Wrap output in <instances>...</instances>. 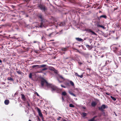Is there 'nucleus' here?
<instances>
[{
  "instance_id": "obj_1",
  "label": "nucleus",
  "mask_w": 121,
  "mask_h": 121,
  "mask_svg": "<svg viewBox=\"0 0 121 121\" xmlns=\"http://www.w3.org/2000/svg\"><path fill=\"white\" fill-rule=\"evenodd\" d=\"M41 84L42 87L45 84V86L48 87H50L51 89L52 92L54 93L55 91H57L56 87L55 86L51 84H49L43 78L41 81Z\"/></svg>"
},
{
  "instance_id": "obj_2",
  "label": "nucleus",
  "mask_w": 121,
  "mask_h": 121,
  "mask_svg": "<svg viewBox=\"0 0 121 121\" xmlns=\"http://www.w3.org/2000/svg\"><path fill=\"white\" fill-rule=\"evenodd\" d=\"M37 16L38 18L40 19V21L41 22L39 27L41 28L43 27H45L44 23L45 21L44 19V16L41 13H39L38 14Z\"/></svg>"
},
{
  "instance_id": "obj_3",
  "label": "nucleus",
  "mask_w": 121,
  "mask_h": 121,
  "mask_svg": "<svg viewBox=\"0 0 121 121\" xmlns=\"http://www.w3.org/2000/svg\"><path fill=\"white\" fill-rule=\"evenodd\" d=\"M38 7L43 12L45 13L47 10V7L44 5L41 4L39 5Z\"/></svg>"
},
{
  "instance_id": "obj_4",
  "label": "nucleus",
  "mask_w": 121,
  "mask_h": 121,
  "mask_svg": "<svg viewBox=\"0 0 121 121\" xmlns=\"http://www.w3.org/2000/svg\"><path fill=\"white\" fill-rule=\"evenodd\" d=\"M108 108V107L107 105L105 104H102L101 106L98 107L99 110L101 111L102 112H103L104 111V109Z\"/></svg>"
},
{
  "instance_id": "obj_5",
  "label": "nucleus",
  "mask_w": 121,
  "mask_h": 121,
  "mask_svg": "<svg viewBox=\"0 0 121 121\" xmlns=\"http://www.w3.org/2000/svg\"><path fill=\"white\" fill-rule=\"evenodd\" d=\"M87 31L89 33H91L90 34L91 35H94L97 36V35L95 32L92 31L91 30L89 29Z\"/></svg>"
},
{
  "instance_id": "obj_6",
  "label": "nucleus",
  "mask_w": 121,
  "mask_h": 121,
  "mask_svg": "<svg viewBox=\"0 0 121 121\" xmlns=\"http://www.w3.org/2000/svg\"><path fill=\"white\" fill-rule=\"evenodd\" d=\"M37 109L38 111V112L39 113V116L41 118H43V115L42 113L41 112V111L40 109L38 108H37Z\"/></svg>"
},
{
  "instance_id": "obj_7",
  "label": "nucleus",
  "mask_w": 121,
  "mask_h": 121,
  "mask_svg": "<svg viewBox=\"0 0 121 121\" xmlns=\"http://www.w3.org/2000/svg\"><path fill=\"white\" fill-rule=\"evenodd\" d=\"M59 79H62V80L61 81H60L59 79V78H58L57 79L58 81H59V82L60 83H61L65 79L64 78L61 76V75H60L59 76Z\"/></svg>"
},
{
  "instance_id": "obj_8",
  "label": "nucleus",
  "mask_w": 121,
  "mask_h": 121,
  "mask_svg": "<svg viewBox=\"0 0 121 121\" xmlns=\"http://www.w3.org/2000/svg\"><path fill=\"white\" fill-rule=\"evenodd\" d=\"M111 62V60L109 59L108 60L106 61L105 62V65H107L110 63Z\"/></svg>"
},
{
  "instance_id": "obj_9",
  "label": "nucleus",
  "mask_w": 121,
  "mask_h": 121,
  "mask_svg": "<svg viewBox=\"0 0 121 121\" xmlns=\"http://www.w3.org/2000/svg\"><path fill=\"white\" fill-rule=\"evenodd\" d=\"M65 25V23L64 22H61L58 23V25L60 26H64Z\"/></svg>"
},
{
  "instance_id": "obj_10",
  "label": "nucleus",
  "mask_w": 121,
  "mask_h": 121,
  "mask_svg": "<svg viewBox=\"0 0 121 121\" xmlns=\"http://www.w3.org/2000/svg\"><path fill=\"white\" fill-rule=\"evenodd\" d=\"M75 39L78 41L79 42H82L83 41V39L79 38H76Z\"/></svg>"
},
{
  "instance_id": "obj_11",
  "label": "nucleus",
  "mask_w": 121,
  "mask_h": 121,
  "mask_svg": "<svg viewBox=\"0 0 121 121\" xmlns=\"http://www.w3.org/2000/svg\"><path fill=\"white\" fill-rule=\"evenodd\" d=\"M97 27L98 28L101 27L104 29H105V28L103 26L100 25L98 24H97Z\"/></svg>"
},
{
  "instance_id": "obj_12",
  "label": "nucleus",
  "mask_w": 121,
  "mask_h": 121,
  "mask_svg": "<svg viewBox=\"0 0 121 121\" xmlns=\"http://www.w3.org/2000/svg\"><path fill=\"white\" fill-rule=\"evenodd\" d=\"M4 103L6 105H8L9 103V100L8 99L5 100L4 101Z\"/></svg>"
},
{
  "instance_id": "obj_13",
  "label": "nucleus",
  "mask_w": 121,
  "mask_h": 121,
  "mask_svg": "<svg viewBox=\"0 0 121 121\" xmlns=\"http://www.w3.org/2000/svg\"><path fill=\"white\" fill-rule=\"evenodd\" d=\"M21 96L22 99L24 101H25L26 100V98H25L24 95L23 94H21Z\"/></svg>"
},
{
  "instance_id": "obj_14",
  "label": "nucleus",
  "mask_w": 121,
  "mask_h": 121,
  "mask_svg": "<svg viewBox=\"0 0 121 121\" xmlns=\"http://www.w3.org/2000/svg\"><path fill=\"white\" fill-rule=\"evenodd\" d=\"M97 104L95 102H92L91 103V105L92 107H95Z\"/></svg>"
},
{
  "instance_id": "obj_15",
  "label": "nucleus",
  "mask_w": 121,
  "mask_h": 121,
  "mask_svg": "<svg viewBox=\"0 0 121 121\" xmlns=\"http://www.w3.org/2000/svg\"><path fill=\"white\" fill-rule=\"evenodd\" d=\"M47 65H39V68H41L44 67H46Z\"/></svg>"
},
{
  "instance_id": "obj_16",
  "label": "nucleus",
  "mask_w": 121,
  "mask_h": 121,
  "mask_svg": "<svg viewBox=\"0 0 121 121\" xmlns=\"http://www.w3.org/2000/svg\"><path fill=\"white\" fill-rule=\"evenodd\" d=\"M27 105H26V107L28 109H30V106L29 103L27 102Z\"/></svg>"
},
{
  "instance_id": "obj_17",
  "label": "nucleus",
  "mask_w": 121,
  "mask_h": 121,
  "mask_svg": "<svg viewBox=\"0 0 121 121\" xmlns=\"http://www.w3.org/2000/svg\"><path fill=\"white\" fill-rule=\"evenodd\" d=\"M69 93L71 95H72L74 97H76V95L73 93L71 91H69Z\"/></svg>"
},
{
  "instance_id": "obj_18",
  "label": "nucleus",
  "mask_w": 121,
  "mask_h": 121,
  "mask_svg": "<svg viewBox=\"0 0 121 121\" xmlns=\"http://www.w3.org/2000/svg\"><path fill=\"white\" fill-rule=\"evenodd\" d=\"M101 17H103L106 19L107 18V16L105 15H102L100 16L99 18H100Z\"/></svg>"
},
{
  "instance_id": "obj_19",
  "label": "nucleus",
  "mask_w": 121,
  "mask_h": 121,
  "mask_svg": "<svg viewBox=\"0 0 121 121\" xmlns=\"http://www.w3.org/2000/svg\"><path fill=\"white\" fill-rule=\"evenodd\" d=\"M7 79L9 80H10L11 81H14V80L12 78H11L10 77H8L7 78Z\"/></svg>"
},
{
  "instance_id": "obj_20",
  "label": "nucleus",
  "mask_w": 121,
  "mask_h": 121,
  "mask_svg": "<svg viewBox=\"0 0 121 121\" xmlns=\"http://www.w3.org/2000/svg\"><path fill=\"white\" fill-rule=\"evenodd\" d=\"M39 65H34L32 66V67L33 68L37 67V68H39Z\"/></svg>"
},
{
  "instance_id": "obj_21",
  "label": "nucleus",
  "mask_w": 121,
  "mask_h": 121,
  "mask_svg": "<svg viewBox=\"0 0 121 121\" xmlns=\"http://www.w3.org/2000/svg\"><path fill=\"white\" fill-rule=\"evenodd\" d=\"M16 72L19 74H22V73L19 70L16 71Z\"/></svg>"
},
{
  "instance_id": "obj_22",
  "label": "nucleus",
  "mask_w": 121,
  "mask_h": 121,
  "mask_svg": "<svg viewBox=\"0 0 121 121\" xmlns=\"http://www.w3.org/2000/svg\"><path fill=\"white\" fill-rule=\"evenodd\" d=\"M70 84L72 85V86H73L74 85V84L73 82L71 81H70Z\"/></svg>"
},
{
  "instance_id": "obj_23",
  "label": "nucleus",
  "mask_w": 121,
  "mask_h": 121,
  "mask_svg": "<svg viewBox=\"0 0 121 121\" xmlns=\"http://www.w3.org/2000/svg\"><path fill=\"white\" fill-rule=\"evenodd\" d=\"M62 95L64 96H65L66 95V93L65 91L63 92L62 93Z\"/></svg>"
},
{
  "instance_id": "obj_24",
  "label": "nucleus",
  "mask_w": 121,
  "mask_h": 121,
  "mask_svg": "<svg viewBox=\"0 0 121 121\" xmlns=\"http://www.w3.org/2000/svg\"><path fill=\"white\" fill-rule=\"evenodd\" d=\"M110 97L112 99H113L114 101H115L116 100V99L115 97H113L112 96H111Z\"/></svg>"
},
{
  "instance_id": "obj_25",
  "label": "nucleus",
  "mask_w": 121,
  "mask_h": 121,
  "mask_svg": "<svg viewBox=\"0 0 121 121\" xmlns=\"http://www.w3.org/2000/svg\"><path fill=\"white\" fill-rule=\"evenodd\" d=\"M112 48L114 50H117L118 48L115 46H113Z\"/></svg>"
},
{
  "instance_id": "obj_26",
  "label": "nucleus",
  "mask_w": 121,
  "mask_h": 121,
  "mask_svg": "<svg viewBox=\"0 0 121 121\" xmlns=\"http://www.w3.org/2000/svg\"><path fill=\"white\" fill-rule=\"evenodd\" d=\"M83 117H84L86 116L87 114L85 112H83L82 113Z\"/></svg>"
},
{
  "instance_id": "obj_27",
  "label": "nucleus",
  "mask_w": 121,
  "mask_h": 121,
  "mask_svg": "<svg viewBox=\"0 0 121 121\" xmlns=\"http://www.w3.org/2000/svg\"><path fill=\"white\" fill-rule=\"evenodd\" d=\"M69 107H70L73 108L74 107V106L72 104H70Z\"/></svg>"
},
{
  "instance_id": "obj_28",
  "label": "nucleus",
  "mask_w": 121,
  "mask_h": 121,
  "mask_svg": "<svg viewBox=\"0 0 121 121\" xmlns=\"http://www.w3.org/2000/svg\"><path fill=\"white\" fill-rule=\"evenodd\" d=\"M74 75L75 76H77L78 77L79 76V75L78 74V73H77L76 72H74Z\"/></svg>"
},
{
  "instance_id": "obj_29",
  "label": "nucleus",
  "mask_w": 121,
  "mask_h": 121,
  "mask_svg": "<svg viewBox=\"0 0 121 121\" xmlns=\"http://www.w3.org/2000/svg\"><path fill=\"white\" fill-rule=\"evenodd\" d=\"M102 112V114L104 116H106V114L105 112H104V111L103 112Z\"/></svg>"
},
{
  "instance_id": "obj_30",
  "label": "nucleus",
  "mask_w": 121,
  "mask_h": 121,
  "mask_svg": "<svg viewBox=\"0 0 121 121\" xmlns=\"http://www.w3.org/2000/svg\"><path fill=\"white\" fill-rule=\"evenodd\" d=\"M41 39L42 40H44V41H45L46 39L43 36L42 37Z\"/></svg>"
},
{
  "instance_id": "obj_31",
  "label": "nucleus",
  "mask_w": 121,
  "mask_h": 121,
  "mask_svg": "<svg viewBox=\"0 0 121 121\" xmlns=\"http://www.w3.org/2000/svg\"><path fill=\"white\" fill-rule=\"evenodd\" d=\"M65 84L67 86H68L69 85V83L68 82H66L65 83Z\"/></svg>"
},
{
  "instance_id": "obj_32",
  "label": "nucleus",
  "mask_w": 121,
  "mask_h": 121,
  "mask_svg": "<svg viewBox=\"0 0 121 121\" xmlns=\"http://www.w3.org/2000/svg\"><path fill=\"white\" fill-rule=\"evenodd\" d=\"M32 74L31 73H30L29 74V77L30 78H32Z\"/></svg>"
},
{
  "instance_id": "obj_33",
  "label": "nucleus",
  "mask_w": 121,
  "mask_h": 121,
  "mask_svg": "<svg viewBox=\"0 0 121 121\" xmlns=\"http://www.w3.org/2000/svg\"><path fill=\"white\" fill-rule=\"evenodd\" d=\"M67 50V48H62L61 50L63 51H65Z\"/></svg>"
},
{
  "instance_id": "obj_34",
  "label": "nucleus",
  "mask_w": 121,
  "mask_h": 121,
  "mask_svg": "<svg viewBox=\"0 0 121 121\" xmlns=\"http://www.w3.org/2000/svg\"><path fill=\"white\" fill-rule=\"evenodd\" d=\"M47 69V68H44L43 69H42L41 70V71H42L44 70H46Z\"/></svg>"
},
{
  "instance_id": "obj_35",
  "label": "nucleus",
  "mask_w": 121,
  "mask_h": 121,
  "mask_svg": "<svg viewBox=\"0 0 121 121\" xmlns=\"http://www.w3.org/2000/svg\"><path fill=\"white\" fill-rule=\"evenodd\" d=\"M88 121H96L95 119H94L92 118L91 119L89 120Z\"/></svg>"
},
{
  "instance_id": "obj_36",
  "label": "nucleus",
  "mask_w": 121,
  "mask_h": 121,
  "mask_svg": "<svg viewBox=\"0 0 121 121\" xmlns=\"http://www.w3.org/2000/svg\"><path fill=\"white\" fill-rule=\"evenodd\" d=\"M86 47H87L88 48H90L91 47L89 45H86Z\"/></svg>"
},
{
  "instance_id": "obj_37",
  "label": "nucleus",
  "mask_w": 121,
  "mask_h": 121,
  "mask_svg": "<svg viewBox=\"0 0 121 121\" xmlns=\"http://www.w3.org/2000/svg\"><path fill=\"white\" fill-rule=\"evenodd\" d=\"M83 77V74H82L80 75H79V76L78 77H80L81 78H82Z\"/></svg>"
},
{
  "instance_id": "obj_38",
  "label": "nucleus",
  "mask_w": 121,
  "mask_h": 121,
  "mask_svg": "<svg viewBox=\"0 0 121 121\" xmlns=\"http://www.w3.org/2000/svg\"><path fill=\"white\" fill-rule=\"evenodd\" d=\"M102 115V113H99L98 114V116L99 117H101Z\"/></svg>"
},
{
  "instance_id": "obj_39",
  "label": "nucleus",
  "mask_w": 121,
  "mask_h": 121,
  "mask_svg": "<svg viewBox=\"0 0 121 121\" xmlns=\"http://www.w3.org/2000/svg\"><path fill=\"white\" fill-rule=\"evenodd\" d=\"M61 86L62 87H63L64 88H66V86H64V85H61Z\"/></svg>"
},
{
  "instance_id": "obj_40",
  "label": "nucleus",
  "mask_w": 121,
  "mask_h": 121,
  "mask_svg": "<svg viewBox=\"0 0 121 121\" xmlns=\"http://www.w3.org/2000/svg\"><path fill=\"white\" fill-rule=\"evenodd\" d=\"M78 63L79 64V65H81L82 64V63L81 62H78Z\"/></svg>"
},
{
  "instance_id": "obj_41",
  "label": "nucleus",
  "mask_w": 121,
  "mask_h": 121,
  "mask_svg": "<svg viewBox=\"0 0 121 121\" xmlns=\"http://www.w3.org/2000/svg\"><path fill=\"white\" fill-rule=\"evenodd\" d=\"M37 118H38V120L39 121H40L41 120V119H40L39 118V117L38 116V117H37Z\"/></svg>"
},
{
  "instance_id": "obj_42",
  "label": "nucleus",
  "mask_w": 121,
  "mask_h": 121,
  "mask_svg": "<svg viewBox=\"0 0 121 121\" xmlns=\"http://www.w3.org/2000/svg\"><path fill=\"white\" fill-rule=\"evenodd\" d=\"M97 117V116H95L94 117H93L92 118L93 119H95V118H96Z\"/></svg>"
},
{
  "instance_id": "obj_43",
  "label": "nucleus",
  "mask_w": 121,
  "mask_h": 121,
  "mask_svg": "<svg viewBox=\"0 0 121 121\" xmlns=\"http://www.w3.org/2000/svg\"><path fill=\"white\" fill-rule=\"evenodd\" d=\"M105 93L106 95H110V94L106 92Z\"/></svg>"
},
{
  "instance_id": "obj_44",
  "label": "nucleus",
  "mask_w": 121,
  "mask_h": 121,
  "mask_svg": "<svg viewBox=\"0 0 121 121\" xmlns=\"http://www.w3.org/2000/svg\"><path fill=\"white\" fill-rule=\"evenodd\" d=\"M2 61L0 59V65H1L2 63Z\"/></svg>"
},
{
  "instance_id": "obj_45",
  "label": "nucleus",
  "mask_w": 121,
  "mask_h": 121,
  "mask_svg": "<svg viewBox=\"0 0 121 121\" xmlns=\"http://www.w3.org/2000/svg\"><path fill=\"white\" fill-rule=\"evenodd\" d=\"M61 118V117H59V118H57V120H60V118Z\"/></svg>"
},
{
  "instance_id": "obj_46",
  "label": "nucleus",
  "mask_w": 121,
  "mask_h": 121,
  "mask_svg": "<svg viewBox=\"0 0 121 121\" xmlns=\"http://www.w3.org/2000/svg\"><path fill=\"white\" fill-rule=\"evenodd\" d=\"M52 34V33H50V34L48 35V36H49V37H50L51 36V35Z\"/></svg>"
},
{
  "instance_id": "obj_47",
  "label": "nucleus",
  "mask_w": 121,
  "mask_h": 121,
  "mask_svg": "<svg viewBox=\"0 0 121 121\" xmlns=\"http://www.w3.org/2000/svg\"><path fill=\"white\" fill-rule=\"evenodd\" d=\"M62 100L63 101H64V98L63 97H62Z\"/></svg>"
},
{
  "instance_id": "obj_48",
  "label": "nucleus",
  "mask_w": 121,
  "mask_h": 121,
  "mask_svg": "<svg viewBox=\"0 0 121 121\" xmlns=\"http://www.w3.org/2000/svg\"><path fill=\"white\" fill-rule=\"evenodd\" d=\"M36 93H37V96H39V94L37 93V92H36Z\"/></svg>"
},
{
  "instance_id": "obj_49",
  "label": "nucleus",
  "mask_w": 121,
  "mask_h": 121,
  "mask_svg": "<svg viewBox=\"0 0 121 121\" xmlns=\"http://www.w3.org/2000/svg\"><path fill=\"white\" fill-rule=\"evenodd\" d=\"M42 118V120L43 121H44L43 120V118Z\"/></svg>"
},
{
  "instance_id": "obj_50",
  "label": "nucleus",
  "mask_w": 121,
  "mask_h": 121,
  "mask_svg": "<svg viewBox=\"0 0 121 121\" xmlns=\"http://www.w3.org/2000/svg\"><path fill=\"white\" fill-rule=\"evenodd\" d=\"M64 72H67V70H64Z\"/></svg>"
},
{
  "instance_id": "obj_51",
  "label": "nucleus",
  "mask_w": 121,
  "mask_h": 121,
  "mask_svg": "<svg viewBox=\"0 0 121 121\" xmlns=\"http://www.w3.org/2000/svg\"><path fill=\"white\" fill-rule=\"evenodd\" d=\"M37 42V41H34V43H36V42Z\"/></svg>"
},
{
  "instance_id": "obj_52",
  "label": "nucleus",
  "mask_w": 121,
  "mask_h": 121,
  "mask_svg": "<svg viewBox=\"0 0 121 121\" xmlns=\"http://www.w3.org/2000/svg\"><path fill=\"white\" fill-rule=\"evenodd\" d=\"M115 65H116V67H117H117H118V66H117L116 65L117 64V63H115Z\"/></svg>"
},
{
  "instance_id": "obj_53",
  "label": "nucleus",
  "mask_w": 121,
  "mask_h": 121,
  "mask_svg": "<svg viewBox=\"0 0 121 121\" xmlns=\"http://www.w3.org/2000/svg\"><path fill=\"white\" fill-rule=\"evenodd\" d=\"M112 32L113 33H114L115 32V31H112Z\"/></svg>"
},
{
  "instance_id": "obj_54",
  "label": "nucleus",
  "mask_w": 121,
  "mask_h": 121,
  "mask_svg": "<svg viewBox=\"0 0 121 121\" xmlns=\"http://www.w3.org/2000/svg\"><path fill=\"white\" fill-rule=\"evenodd\" d=\"M83 109H86V108L85 107H83Z\"/></svg>"
},
{
  "instance_id": "obj_55",
  "label": "nucleus",
  "mask_w": 121,
  "mask_h": 121,
  "mask_svg": "<svg viewBox=\"0 0 121 121\" xmlns=\"http://www.w3.org/2000/svg\"><path fill=\"white\" fill-rule=\"evenodd\" d=\"M91 62V61H87V62L89 63H90V62Z\"/></svg>"
},
{
  "instance_id": "obj_56",
  "label": "nucleus",
  "mask_w": 121,
  "mask_h": 121,
  "mask_svg": "<svg viewBox=\"0 0 121 121\" xmlns=\"http://www.w3.org/2000/svg\"><path fill=\"white\" fill-rule=\"evenodd\" d=\"M79 53H81V54H83V53H82V52H79Z\"/></svg>"
},
{
  "instance_id": "obj_57",
  "label": "nucleus",
  "mask_w": 121,
  "mask_h": 121,
  "mask_svg": "<svg viewBox=\"0 0 121 121\" xmlns=\"http://www.w3.org/2000/svg\"><path fill=\"white\" fill-rule=\"evenodd\" d=\"M104 36L105 37H107V36H106V35H105H105H104Z\"/></svg>"
},
{
  "instance_id": "obj_58",
  "label": "nucleus",
  "mask_w": 121,
  "mask_h": 121,
  "mask_svg": "<svg viewBox=\"0 0 121 121\" xmlns=\"http://www.w3.org/2000/svg\"><path fill=\"white\" fill-rule=\"evenodd\" d=\"M29 121H32L31 120H29Z\"/></svg>"
},
{
  "instance_id": "obj_59",
  "label": "nucleus",
  "mask_w": 121,
  "mask_h": 121,
  "mask_svg": "<svg viewBox=\"0 0 121 121\" xmlns=\"http://www.w3.org/2000/svg\"><path fill=\"white\" fill-rule=\"evenodd\" d=\"M28 35L29 36H30V35Z\"/></svg>"
},
{
  "instance_id": "obj_60",
  "label": "nucleus",
  "mask_w": 121,
  "mask_h": 121,
  "mask_svg": "<svg viewBox=\"0 0 121 121\" xmlns=\"http://www.w3.org/2000/svg\"><path fill=\"white\" fill-rule=\"evenodd\" d=\"M2 21H4V20L3 19H2Z\"/></svg>"
},
{
  "instance_id": "obj_61",
  "label": "nucleus",
  "mask_w": 121,
  "mask_h": 121,
  "mask_svg": "<svg viewBox=\"0 0 121 121\" xmlns=\"http://www.w3.org/2000/svg\"><path fill=\"white\" fill-rule=\"evenodd\" d=\"M5 84V83H3V84Z\"/></svg>"
},
{
  "instance_id": "obj_62",
  "label": "nucleus",
  "mask_w": 121,
  "mask_h": 121,
  "mask_svg": "<svg viewBox=\"0 0 121 121\" xmlns=\"http://www.w3.org/2000/svg\"><path fill=\"white\" fill-rule=\"evenodd\" d=\"M116 116H117V115L116 114Z\"/></svg>"
},
{
  "instance_id": "obj_63",
  "label": "nucleus",
  "mask_w": 121,
  "mask_h": 121,
  "mask_svg": "<svg viewBox=\"0 0 121 121\" xmlns=\"http://www.w3.org/2000/svg\"><path fill=\"white\" fill-rule=\"evenodd\" d=\"M64 0L66 1L65 0Z\"/></svg>"
},
{
  "instance_id": "obj_64",
  "label": "nucleus",
  "mask_w": 121,
  "mask_h": 121,
  "mask_svg": "<svg viewBox=\"0 0 121 121\" xmlns=\"http://www.w3.org/2000/svg\"><path fill=\"white\" fill-rule=\"evenodd\" d=\"M40 72L41 73V72Z\"/></svg>"
}]
</instances>
